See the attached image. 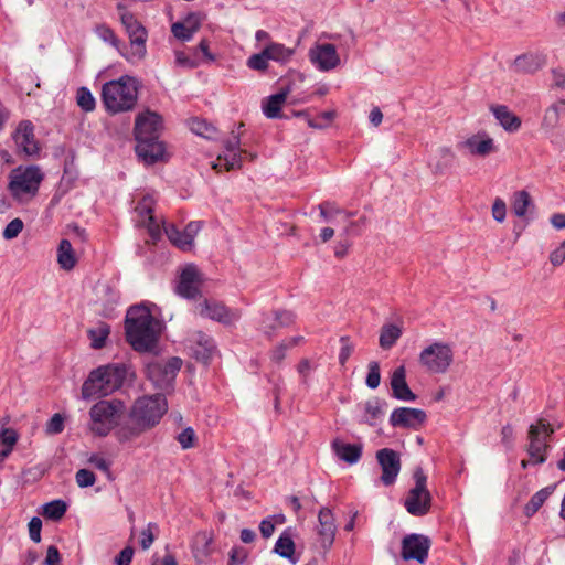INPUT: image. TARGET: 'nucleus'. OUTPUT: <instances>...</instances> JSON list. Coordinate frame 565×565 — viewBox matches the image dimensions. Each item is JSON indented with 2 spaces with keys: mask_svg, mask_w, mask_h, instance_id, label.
<instances>
[{
  "mask_svg": "<svg viewBox=\"0 0 565 565\" xmlns=\"http://www.w3.org/2000/svg\"><path fill=\"white\" fill-rule=\"evenodd\" d=\"M44 174L38 166H19L9 174L8 190L18 202H28L38 192Z\"/></svg>",
  "mask_w": 565,
  "mask_h": 565,
  "instance_id": "obj_5",
  "label": "nucleus"
},
{
  "mask_svg": "<svg viewBox=\"0 0 565 565\" xmlns=\"http://www.w3.org/2000/svg\"><path fill=\"white\" fill-rule=\"evenodd\" d=\"M501 440L507 448H512L514 440V429L512 425L507 424L501 429Z\"/></svg>",
  "mask_w": 565,
  "mask_h": 565,
  "instance_id": "obj_62",
  "label": "nucleus"
},
{
  "mask_svg": "<svg viewBox=\"0 0 565 565\" xmlns=\"http://www.w3.org/2000/svg\"><path fill=\"white\" fill-rule=\"evenodd\" d=\"M391 388L392 395L396 399L404 402H413L416 399V395L412 392L406 382V370L403 365L394 370L391 376Z\"/></svg>",
  "mask_w": 565,
  "mask_h": 565,
  "instance_id": "obj_26",
  "label": "nucleus"
},
{
  "mask_svg": "<svg viewBox=\"0 0 565 565\" xmlns=\"http://www.w3.org/2000/svg\"><path fill=\"white\" fill-rule=\"evenodd\" d=\"M132 556L134 548L127 546L115 557V565H130Z\"/></svg>",
  "mask_w": 565,
  "mask_h": 565,
  "instance_id": "obj_64",
  "label": "nucleus"
},
{
  "mask_svg": "<svg viewBox=\"0 0 565 565\" xmlns=\"http://www.w3.org/2000/svg\"><path fill=\"white\" fill-rule=\"evenodd\" d=\"M196 312L203 318L215 320L226 326L235 323L241 318L239 310L230 309L222 302L209 299L198 303Z\"/></svg>",
  "mask_w": 565,
  "mask_h": 565,
  "instance_id": "obj_11",
  "label": "nucleus"
},
{
  "mask_svg": "<svg viewBox=\"0 0 565 565\" xmlns=\"http://www.w3.org/2000/svg\"><path fill=\"white\" fill-rule=\"evenodd\" d=\"M277 321H275L274 316L270 313H264L259 323V330L267 335L268 338H271L276 330L279 329Z\"/></svg>",
  "mask_w": 565,
  "mask_h": 565,
  "instance_id": "obj_47",
  "label": "nucleus"
},
{
  "mask_svg": "<svg viewBox=\"0 0 565 565\" xmlns=\"http://www.w3.org/2000/svg\"><path fill=\"white\" fill-rule=\"evenodd\" d=\"M95 33L97 36L103 40L104 42L110 44L113 47H115L122 56H125L126 53L121 50V42L115 34V32L108 28L107 25H97L95 29Z\"/></svg>",
  "mask_w": 565,
  "mask_h": 565,
  "instance_id": "obj_41",
  "label": "nucleus"
},
{
  "mask_svg": "<svg viewBox=\"0 0 565 565\" xmlns=\"http://www.w3.org/2000/svg\"><path fill=\"white\" fill-rule=\"evenodd\" d=\"M158 525L157 523L150 522L146 529H143L140 533V546L142 550H148L152 545V543L156 540V535L158 533Z\"/></svg>",
  "mask_w": 565,
  "mask_h": 565,
  "instance_id": "obj_44",
  "label": "nucleus"
},
{
  "mask_svg": "<svg viewBox=\"0 0 565 565\" xmlns=\"http://www.w3.org/2000/svg\"><path fill=\"white\" fill-rule=\"evenodd\" d=\"M201 228H202V222L192 221L182 231L183 237H185L189 241L191 247H193L194 238Z\"/></svg>",
  "mask_w": 565,
  "mask_h": 565,
  "instance_id": "obj_55",
  "label": "nucleus"
},
{
  "mask_svg": "<svg viewBox=\"0 0 565 565\" xmlns=\"http://www.w3.org/2000/svg\"><path fill=\"white\" fill-rule=\"evenodd\" d=\"M13 140L25 156H34L39 152V146L34 137V126L29 120H23L13 134Z\"/></svg>",
  "mask_w": 565,
  "mask_h": 565,
  "instance_id": "obj_24",
  "label": "nucleus"
},
{
  "mask_svg": "<svg viewBox=\"0 0 565 565\" xmlns=\"http://www.w3.org/2000/svg\"><path fill=\"white\" fill-rule=\"evenodd\" d=\"M317 534L318 541L324 551H328L335 537L337 525L332 511L329 508H322L318 514Z\"/></svg>",
  "mask_w": 565,
  "mask_h": 565,
  "instance_id": "obj_22",
  "label": "nucleus"
},
{
  "mask_svg": "<svg viewBox=\"0 0 565 565\" xmlns=\"http://www.w3.org/2000/svg\"><path fill=\"white\" fill-rule=\"evenodd\" d=\"M430 540L423 534H409L402 541L401 555L405 561L416 559L424 563L430 548Z\"/></svg>",
  "mask_w": 565,
  "mask_h": 565,
  "instance_id": "obj_15",
  "label": "nucleus"
},
{
  "mask_svg": "<svg viewBox=\"0 0 565 565\" xmlns=\"http://www.w3.org/2000/svg\"><path fill=\"white\" fill-rule=\"evenodd\" d=\"M426 419L427 415L423 409L409 407L395 408L390 416V423L393 427L409 429L419 428Z\"/></svg>",
  "mask_w": 565,
  "mask_h": 565,
  "instance_id": "obj_21",
  "label": "nucleus"
},
{
  "mask_svg": "<svg viewBox=\"0 0 565 565\" xmlns=\"http://www.w3.org/2000/svg\"><path fill=\"white\" fill-rule=\"evenodd\" d=\"M268 61L269 58L266 51L263 49L262 52L249 56L247 60V66L255 71H266L268 68Z\"/></svg>",
  "mask_w": 565,
  "mask_h": 565,
  "instance_id": "obj_46",
  "label": "nucleus"
},
{
  "mask_svg": "<svg viewBox=\"0 0 565 565\" xmlns=\"http://www.w3.org/2000/svg\"><path fill=\"white\" fill-rule=\"evenodd\" d=\"M102 99L108 113L118 114L131 110L138 99V82L125 75L103 85Z\"/></svg>",
  "mask_w": 565,
  "mask_h": 565,
  "instance_id": "obj_4",
  "label": "nucleus"
},
{
  "mask_svg": "<svg viewBox=\"0 0 565 565\" xmlns=\"http://www.w3.org/2000/svg\"><path fill=\"white\" fill-rule=\"evenodd\" d=\"M531 203L532 202L529 192L524 190L515 192L512 200V209L514 214L519 217L525 216Z\"/></svg>",
  "mask_w": 565,
  "mask_h": 565,
  "instance_id": "obj_39",
  "label": "nucleus"
},
{
  "mask_svg": "<svg viewBox=\"0 0 565 565\" xmlns=\"http://www.w3.org/2000/svg\"><path fill=\"white\" fill-rule=\"evenodd\" d=\"M274 316L275 321H277L278 327L285 328L289 327L295 321V315L288 310H277L271 313Z\"/></svg>",
  "mask_w": 565,
  "mask_h": 565,
  "instance_id": "obj_53",
  "label": "nucleus"
},
{
  "mask_svg": "<svg viewBox=\"0 0 565 565\" xmlns=\"http://www.w3.org/2000/svg\"><path fill=\"white\" fill-rule=\"evenodd\" d=\"M136 152L147 164L156 163L164 158V146L158 139L145 140L136 145Z\"/></svg>",
  "mask_w": 565,
  "mask_h": 565,
  "instance_id": "obj_27",
  "label": "nucleus"
},
{
  "mask_svg": "<svg viewBox=\"0 0 565 565\" xmlns=\"http://www.w3.org/2000/svg\"><path fill=\"white\" fill-rule=\"evenodd\" d=\"M29 535L34 543L41 542L42 520L33 516L29 522Z\"/></svg>",
  "mask_w": 565,
  "mask_h": 565,
  "instance_id": "obj_56",
  "label": "nucleus"
},
{
  "mask_svg": "<svg viewBox=\"0 0 565 565\" xmlns=\"http://www.w3.org/2000/svg\"><path fill=\"white\" fill-rule=\"evenodd\" d=\"M239 145L238 135L232 132L231 137L224 141L225 150L217 156L216 161L212 163V168L218 171H231L241 168L242 150L239 149Z\"/></svg>",
  "mask_w": 565,
  "mask_h": 565,
  "instance_id": "obj_12",
  "label": "nucleus"
},
{
  "mask_svg": "<svg viewBox=\"0 0 565 565\" xmlns=\"http://www.w3.org/2000/svg\"><path fill=\"white\" fill-rule=\"evenodd\" d=\"M189 342L191 343L190 348L193 352V356L204 364L209 363L216 353V345L213 338L202 331H194Z\"/></svg>",
  "mask_w": 565,
  "mask_h": 565,
  "instance_id": "obj_23",
  "label": "nucleus"
},
{
  "mask_svg": "<svg viewBox=\"0 0 565 565\" xmlns=\"http://www.w3.org/2000/svg\"><path fill=\"white\" fill-rule=\"evenodd\" d=\"M274 552L284 558L292 559V555L295 553V543L291 535L287 531L281 533L278 537Z\"/></svg>",
  "mask_w": 565,
  "mask_h": 565,
  "instance_id": "obj_37",
  "label": "nucleus"
},
{
  "mask_svg": "<svg viewBox=\"0 0 565 565\" xmlns=\"http://www.w3.org/2000/svg\"><path fill=\"white\" fill-rule=\"evenodd\" d=\"M177 439L183 449H189L194 446L195 433L191 427H188L178 435Z\"/></svg>",
  "mask_w": 565,
  "mask_h": 565,
  "instance_id": "obj_54",
  "label": "nucleus"
},
{
  "mask_svg": "<svg viewBox=\"0 0 565 565\" xmlns=\"http://www.w3.org/2000/svg\"><path fill=\"white\" fill-rule=\"evenodd\" d=\"M264 49L269 61H275L278 63L288 62L295 53L294 49H289L284 44L276 42H270Z\"/></svg>",
  "mask_w": 565,
  "mask_h": 565,
  "instance_id": "obj_32",
  "label": "nucleus"
},
{
  "mask_svg": "<svg viewBox=\"0 0 565 565\" xmlns=\"http://www.w3.org/2000/svg\"><path fill=\"white\" fill-rule=\"evenodd\" d=\"M365 382H366V385L372 390H375L379 387V385L381 383V373H380V365L376 361L370 362L369 372H367Z\"/></svg>",
  "mask_w": 565,
  "mask_h": 565,
  "instance_id": "obj_49",
  "label": "nucleus"
},
{
  "mask_svg": "<svg viewBox=\"0 0 565 565\" xmlns=\"http://www.w3.org/2000/svg\"><path fill=\"white\" fill-rule=\"evenodd\" d=\"M458 149L467 151L475 157H487L497 151V146L493 138L487 132L479 131L473 134L462 141L458 142Z\"/></svg>",
  "mask_w": 565,
  "mask_h": 565,
  "instance_id": "obj_17",
  "label": "nucleus"
},
{
  "mask_svg": "<svg viewBox=\"0 0 565 565\" xmlns=\"http://www.w3.org/2000/svg\"><path fill=\"white\" fill-rule=\"evenodd\" d=\"M318 207L320 211V216L328 222L333 221L338 215H343L345 221L349 222V220L353 216L352 212H345L331 202L321 203Z\"/></svg>",
  "mask_w": 565,
  "mask_h": 565,
  "instance_id": "obj_38",
  "label": "nucleus"
},
{
  "mask_svg": "<svg viewBox=\"0 0 565 565\" xmlns=\"http://www.w3.org/2000/svg\"><path fill=\"white\" fill-rule=\"evenodd\" d=\"M385 406L386 403L380 398L369 399L364 404L365 422L371 426L375 425L376 420L383 416Z\"/></svg>",
  "mask_w": 565,
  "mask_h": 565,
  "instance_id": "obj_34",
  "label": "nucleus"
},
{
  "mask_svg": "<svg viewBox=\"0 0 565 565\" xmlns=\"http://www.w3.org/2000/svg\"><path fill=\"white\" fill-rule=\"evenodd\" d=\"M128 367L125 364H107L89 373L83 383L82 396L85 399L107 396L118 390L126 379Z\"/></svg>",
  "mask_w": 565,
  "mask_h": 565,
  "instance_id": "obj_3",
  "label": "nucleus"
},
{
  "mask_svg": "<svg viewBox=\"0 0 565 565\" xmlns=\"http://www.w3.org/2000/svg\"><path fill=\"white\" fill-rule=\"evenodd\" d=\"M24 227L23 221L21 218H14L7 224L3 230V237L8 241L13 239L19 236Z\"/></svg>",
  "mask_w": 565,
  "mask_h": 565,
  "instance_id": "obj_50",
  "label": "nucleus"
},
{
  "mask_svg": "<svg viewBox=\"0 0 565 565\" xmlns=\"http://www.w3.org/2000/svg\"><path fill=\"white\" fill-rule=\"evenodd\" d=\"M290 93V88H282L279 93L269 96L263 103V111L267 118H278L280 115V109L288 94Z\"/></svg>",
  "mask_w": 565,
  "mask_h": 565,
  "instance_id": "obj_29",
  "label": "nucleus"
},
{
  "mask_svg": "<svg viewBox=\"0 0 565 565\" xmlns=\"http://www.w3.org/2000/svg\"><path fill=\"white\" fill-rule=\"evenodd\" d=\"M332 449L341 460L350 465L356 463L362 456L361 445L347 444L340 439H334L332 441Z\"/></svg>",
  "mask_w": 565,
  "mask_h": 565,
  "instance_id": "obj_28",
  "label": "nucleus"
},
{
  "mask_svg": "<svg viewBox=\"0 0 565 565\" xmlns=\"http://www.w3.org/2000/svg\"><path fill=\"white\" fill-rule=\"evenodd\" d=\"M550 262L553 266H561L565 262V239L550 254Z\"/></svg>",
  "mask_w": 565,
  "mask_h": 565,
  "instance_id": "obj_59",
  "label": "nucleus"
},
{
  "mask_svg": "<svg viewBox=\"0 0 565 565\" xmlns=\"http://www.w3.org/2000/svg\"><path fill=\"white\" fill-rule=\"evenodd\" d=\"M202 274L193 264L186 265L180 274L175 291L179 296L194 299L200 294Z\"/></svg>",
  "mask_w": 565,
  "mask_h": 565,
  "instance_id": "obj_14",
  "label": "nucleus"
},
{
  "mask_svg": "<svg viewBox=\"0 0 565 565\" xmlns=\"http://www.w3.org/2000/svg\"><path fill=\"white\" fill-rule=\"evenodd\" d=\"M456 154L450 147L441 146L436 149L428 161V168L433 175H444L454 166Z\"/></svg>",
  "mask_w": 565,
  "mask_h": 565,
  "instance_id": "obj_25",
  "label": "nucleus"
},
{
  "mask_svg": "<svg viewBox=\"0 0 565 565\" xmlns=\"http://www.w3.org/2000/svg\"><path fill=\"white\" fill-rule=\"evenodd\" d=\"M126 338L139 352H149L157 345L161 324L145 306H132L125 320Z\"/></svg>",
  "mask_w": 565,
  "mask_h": 565,
  "instance_id": "obj_2",
  "label": "nucleus"
},
{
  "mask_svg": "<svg viewBox=\"0 0 565 565\" xmlns=\"http://www.w3.org/2000/svg\"><path fill=\"white\" fill-rule=\"evenodd\" d=\"M311 63L320 71L328 72L340 65V56L333 44L319 43L309 51Z\"/></svg>",
  "mask_w": 565,
  "mask_h": 565,
  "instance_id": "obj_16",
  "label": "nucleus"
},
{
  "mask_svg": "<svg viewBox=\"0 0 565 565\" xmlns=\"http://www.w3.org/2000/svg\"><path fill=\"white\" fill-rule=\"evenodd\" d=\"M182 363V360L178 356H172L167 361L153 358L146 363L147 377L154 387L169 391L173 387L175 376Z\"/></svg>",
  "mask_w": 565,
  "mask_h": 565,
  "instance_id": "obj_8",
  "label": "nucleus"
},
{
  "mask_svg": "<svg viewBox=\"0 0 565 565\" xmlns=\"http://www.w3.org/2000/svg\"><path fill=\"white\" fill-rule=\"evenodd\" d=\"M75 480L78 487L87 488L95 483L96 477L94 472L88 469H79L75 475Z\"/></svg>",
  "mask_w": 565,
  "mask_h": 565,
  "instance_id": "obj_51",
  "label": "nucleus"
},
{
  "mask_svg": "<svg viewBox=\"0 0 565 565\" xmlns=\"http://www.w3.org/2000/svg\"><path fill=\"white\" fill-rule=\"evenodd\" d=\"M376 459L382 469L381 481L385 486L393 484L401 470L398 452L390 448H383L376 452Z\"/></svg>",
  "mask_w": 565,
  "mask_h": 565,
  "instance_id": "obj_20",
  "label": "nucleus"
},
{
  "mask_svg": "<svg viewBox=\"0 0 565 565\" xmlns=\"http://www.w3.org/2000/svg\"><path fill=\"white\" fill-rule=\"evenodd\" d=\"M454 362V351L450 344L434 342L426 347L419 354V363L428 372L444 374Z\"/></svg>",
  "mask_w": 565,
  "mask_h": 565,
  "instance_id": "obj_10",
  "label": "nucleus"
},
{
  "mask_svg": "<svg viewBox=\"0 0 565 565\" xmlns=\"http://www.w3.org/2000/svg\"><path fill=\"white\" fill-rule=\"evenodd\" d=\"M167 411L168 403L162 394L139 397L129 411L128 422L116 430L118 441H131L153 428Z\"/></svg>",
  "mask_w": 565,
  "mask_h": 565,
  "instance_id": "obj_1",
  "label": "nucleus"
},
{
  "mask_svg": "<svg viewBox=\"0 0 565 565\" xmlns=\"http://www.w3.org/2000/svg\"><path fill=\"white\" fill-rule=\"evenodd\" d=\"M555 433L554 426L545 418H539L531 424L527 431L526 452L532 465H542L546 461V452L550 448V440Z\"/></svg>",
  "mask_w": 565,
  "mask_h": 565,
  "instance_id": "obj_7",
  "label": "nucleus"
},
{
  "mask_svg": "<svg viewBox=\"0 0 565 565\" xmlns=\"http://www.w3.org/2000/svg\"><path fill=\"white\" fill-rule=\"evenodd\" d=\"M162 129V118L153 111H146L136 118L135 137L136 141L159 139V132Z\"/></svg>",
  "mask_w": 565,
  "mask_h": 565,
  "instance_id": "obj_13",
  "label": "nucleus"
},
{
  "mask_svg": "<svg viewBox=\"0 0 565 565\" xmlns=\"http://www.w3.org/2000/svg\"><path fill=\"white\" fill-rule=\"evenodd\" d=\"M402 329L395 324H385L381 329L380 345L383 349L392 348L402 335Z\"/></svg>",
  "mask_w": 565,
  "mask_h": 565,
  "instance_id": "obj_36",
  "label": "nucleus"
},
{
  "mask_svg": "<svg viewBox=\"0 0 565 565\" xmlns=\"http://www.w3.org/2000/svg\"><path fill=\"white\" fill-rule=\"evenodd\" d=\"M495 119L508 131H516L521 126V119L509 110L507 106H494L491 108Z\"/></svg>",
  "mask_w": 565,
  "mask_h": 565,
  "instance_id": "obj_30",
  "label": "nucleus"
},
{
  "mask_svg": "<svg viewBox=\"0 0 565 565\" xmlns=\"http://www.w3.org/2000/svg\"><path fill=\"white\" fill-rule=\"evenodd\" d=\"M201 22H202L201 14L194 12V13H190L184 19V21H182L181 23H183V25H185V28H188V31L193 35L200 29Z\"/></svg>",
  "mask_w": 565,
  "mask_h": 565,
  "instance_id": "obj_57",
  "label": "nucleus"
},
{
  "mask_svg": "<svg viewBox=\"0 0 565 565\" xmlns=\"http://www.w3.org/2000/svg\"><path fill=\"white\" fill-rule=\"evenodd\" d=\"M541 66V58L533 53H525L514 60V67L518 72L531 73Z\"/></svg>",
  "mask_w": 565,
  "mask_h": 565,
  "instance_id": "obj_35",
  "label": "nucleus"
},
{
  "mask_svg": "<svg viewBox=\"0 0 565 565\" xmlns=\"http://www.w3.org/2000/svg\"><path fill=\"white\" fill-rule=\"evenodd\" d=\"M247 557V553L243 547H236L231 551L228 565H241Z\"/></svg>",
  "mask_w": 565,
  "mask_h": 565,
  "instance_id": "obj_63",
  "label": "nucleus"
},
{
  "mask_svg": "<svg viewBox=\"0 0 565 565\" xmlns=\"http://www.w3.org/2000/svg\"><path fill=\"white\" fill-rule=\"evenodd\" d=\"M164 233L169 241L177 246L178 248L182 250H191L192 247L189 243V241L183 237L182 231H180L175 225L169 224L164 226Z\"/></svg>",
  "mask_w": 565,
  "mask_h": 565,
  "instance_id": "obj_40",
  "label": "nucleus"
},
{
  "mask_svg": "<svg viewBox=\"0 0 565 565\" xmlns=\"http://www.w3.org/2000/svg\"><path fill=\"white\" fill-rule=\"evenodd\" d=\"M110 328L108 324L102 323L95 329L88 331L92 347L94 349H102L105 345L106 339L109 335Z\"/></svg>",
  "mask_w": 565,
  "mask_h": 565,
  "instance_id": "obj_42",
  "label": "nucleus"
},
{
  "mask_svg": "<svg viewBox=\"0 0 565 565\" xmlns=\"http://www.w3.org/2000/svg\"><path fill=\"white\" fill-rule=\"evenodd\" d=\"M130 41V51L125 54L127 61L136 63L142 61L147 54L146 42L148 38L147 30L137 20L126 28Z\"/></svg>",
  "mask_w": 565,
  "mask_h": 565,
  "instance_id": "obj_18",
  "label": "nucleus"
},
{
  "mask_svg": "<svg viewBox=\"0 0 565 565\" xmlns=\"http://www.w3.org/2000/svg\"><path fill=\"white\" fill-rule=\"evenodd\" d=\"M554 489L555 486H548L533 494L524 508L525 514L527 516H532L534 513H536L547 500V498L553 493Z\"/></svg>",
  "mask_w": 565,
  "mask_h": 565,
  "instance_id": "obj_33",
  "label": "nucleus"
},
{
  "mask_svg": "<svg viewBox=\"0 0 565 565\" xmlns=\"http://www.w3.org/2000/svg\"><path fill=\"white\" fill-rule=\"evenodd\" d=\"M562 105H552L548 107L545 111L544 118H543V126L552 129L557 126L559 120V109Z\"/></svg>",
  "mask_w": 565,
  "mask_h": 565,
  "instance_id": "obj_48",
  "label": "nucleus"
},
{
  "mask_svg": "<svg viewBox=\"0 0 565 565\" xmlns=\"http://www.w3.org/2000/svg\"><path fill=\"white\" fill-rule=\"evenodd\" d=\"M64 429V417L56 413L46 424V433L50 435H57Z\"/></svg>",
  "mask_w": 565,
  "mask_h": 565,
  "instance_id": "obj_52",
  "label": "nucleus"
},
{
  "mask_svg": "<svg viewBox=\"0 0 565 565\" xmlns=\"http://www.w3.org/2000/svg\"><path fill=\"white\" fill-rule=\"evenodd\" d=\"M413 478L415 486L408 491L404 507L406 511L415 516L427 514L431 507V495L427 490V477L420 467L414 470Z\"/></svg>",
  "mask_w": 565,
  "mask_h": 565,
  "instance_id": "obj_9",
  "label": "nucleus"
},
{
  "mask_svg": "<svg viewBox=\"0 0 565 565\" xmlns=\"http://www.w3.org/2000/svg\"><path fill=\"white\" fill-rule=\"evenodd\" d=\"M173 35L182 41H189L192 39V34L188 31V28L181 22H175L171 26Z\"/></svg>",
  "mask_w": 565,
  "mask_h": 565,
  "instance_id": "obj_60",
  "label": "nucleus"
},
{
  "mask_svg": "<svg viewBox=\"0 0 565 565\" xmlns=\"http://www.w3.org/2000/svg\"><path fill=\"white\" fill-rule=\"evenodd\" d=\"M125 411V405L119 399H103L94 404L89 411L90 431L99 437L107 436L118 418Z\"/></svg>",
  "mask_w": 565,
  "mask_h": 565,
  "instance_id": "obj_6",
  "label": "nucleus"
},
{
  "mask_svg": "<svg viewBox=\"0 0 565 565\" xmlns=\"http://www.w3.org/2000/svg\"><path fill=\"white\" fill-rule=\"evenodd\" d=\"M66 503L62 500L51 501L43 507V515L50 520H60L66 512Z\"/></svg>",
  "mask_w": 565,
  "mask_h": 565,
  "instance_id": "obj_43",
  "label": "nucleus"
},
{
  "mask_svg": "<svg viewBox=\"0 0 565 565\" xmlns=\"http://www.w3.org/2000/svg\"><path fill=\"white\" fill-rule=\"evenodd\" d=\"M340 342H341L342 347H341L340 353H339V362L343 366L353 352V344L350 342L349 338H347V337H342L340 339Z\"/></svg>",
  "mask_w": 565,
  "mask_h": 565,
  "instance_id": "obj_58",
  "label": "nucleus"
},
{
  "mask_svg": "<svg viewBox=\"0 0 565 565\" xmlns=\"http://www.w3.org/2000/svg\"><path fill=\"white\" fill-rule=\"evenodd\" d=\"M154 206V199L152 195H145L141 201L138 202L135 207V212L138 216L137 225L143 226L148 230L150 237L157 241L160 237L161 231L160 225L152 215Z\"/></svg>",
  "mask_w": 565,
  "mask_h": 565,
  "instance_id": "obj_19",
  "label": "nucleus"
},
{
  "mask_svg": "<svg viewBox=\"0 0 565 565\" xmlns=\"http://www.w3.org/2000/svg\"><path fill=\"white\" fill-rule=\"evenodd\" d=\"M76 256L68 239H62L57 248V263L64 270H71L76 265Z\"/></svg>",
  "mask_w": 565,
  "mask_h": 565,
  "instance_id": "obj_31",
  "label": "nucleus"
},
{
  "mask_svg": "<svg viewBox=\"0 0 565 565\" xmlns=\"http://www.w3.org/2000/svg\"><path fill=\"white\" fill-rule=\"evenodd\" d=\"M77 105L85 111H92L95 108V99L86 87H81L77 90Z\"/></svg>",
  "mask_w": 565,
  "mask_h": 565,
  "instance_id": "obj_45",
  "label": "nucleus"
},
{
  "mask_svg": "<svg viewBox=\"0 0 565 565\" xmlns=\"http://www.w3.org/2000/svg\"><path fill=\"white\" fill-rule=\"evenodd\" d=\"M507 207L501 199H497L492 205V216L498 222H503L505 218Z\"/></svg>",
  "mask_w": 565,
  "mask_h": 565,
  "instance_id": "obj_61",
  "label": "nucleus"
}]
</instances>
